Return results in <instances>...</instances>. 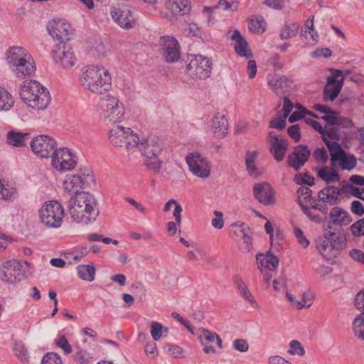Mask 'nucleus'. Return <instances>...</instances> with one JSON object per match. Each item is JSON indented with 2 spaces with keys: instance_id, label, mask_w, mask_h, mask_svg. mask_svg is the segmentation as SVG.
Instances as JSON below:
<instances>
[{
  "instance_id": "f257e3e1",
  "label": "nucleus",
  "mask_w": 364,
  "mask_h": 364,
  "mask_svg": "<svg viewBox=\"0 0 364 364\" xmlns=\"http://www.w3.org/2000/svg\"><path fill=\"white\" fill-rule=\"evenodd\" d=\"M68 208L72 220L81 225L95 222L100 214L97 202L95 197L84 191L77 193L70 198Z\"/></svg>"
},
{
  "instance_id": "f03ea898",
  "label": "nucleus",
  "mask_w": 364,
  "mask_h": 364,
  "mask_svg": "<svg viewBox=\"0 0 364 364\" xmlns=\"http://www.w3.org/2000/svg\"><path fill=\"white\" fill-rule=\"evenodd\" d=\"M79 81L84 90L95 95L103 94L112 86L110 73L102 66L85 67L81 70Z\"/></svg>"
},
{
  "instance_id": "7ed1b4c3",
  "label": "nucleus",
  "mask_w": 364,
  "mask_h": 364,
  "mask_svg": "<svg viewBox=\"0 0 364 364\" xmlns=\"http://www.w3.org/2000/svg\"><path fill=\"white\" fill-rule=\"evenodd\" d=\"M21 100L32 109L41 110L50 104L51 97L48 89L36 80H25L19 92Z\"/></svg>"
},
{
  "instance_id": "20e7f679",
  "label": "nucleus",
  "mask_w": 364,
  "mask_h": 364,
  "mask_svg": "<svg viewBox=\"0 0 364 364\" xmlns=\"http://www.w3.org/2000/svg\"><path fill=\"white\" fill-rule=\"evenodd\" d=\"M97 112L101 119L109 123L122 121L125 112L123 103L117 97L111 95L100 98Z\"/></svg>"
},
{
  "instance_id": "39448f33",
  "label": "nucleus",
  "mask_w": 364,
  "mask_h": 364,
  "mask_svg": "<svg viewBox=\"0 0 364 364\" xmlns=\"http://www.w3.org/2000/svg\"><path fill=\"white\" fill-rule=\"evenodd\" d=\"M316 247L323 257L330 260L336 257L346 245V240L340 234L326 233L316 239Z\"/></svg>"
},
{
  "instance_id": "423d86ee",
  "label": "nucleus",
  "mask_w": 364,
  "mask_h": 364,
  "mask_svg": "<svg viewBox=\"0 0 364 364\" xmlns=\"http://www.w3.org/2000/svg\"><path fill=\"white\" fill-rule=\"evenodd\" d=\"M324 142L330 151L331 165L342 170L350 171L357 166V159L353 154H347L336 141L324 139Z\"/></svg>"
},
{
  "instance_id": "0eeeda50",
  "label": "nucleus",
  "mask_w": 364,
  "mask_h": 364,
  "mask_svg": "<svg viewBox=\"0 0 364 364\" xmlns=\"http://www.w3.org/2000/svg\"><path fill=\"white\" fill-rule=\"evenodd\" d=\"M109 138L114 146L127 150L136 147L139 141V136L130 128L120 125L110 129Z\"/></svg>"
},
{
  "instance_id": "6e6552de",
  "label": "nucleus",
  "mask_w": 364,
  "mask_h": 364,
  "mask_svg": "<svg viewBox=\"0 0 364 364\" xmlns=\"http://www.w3.org/2000/svg\"><path fill=\"white\" fill-rule=\"evenodd\" d=\"M63 217V208L60 203L55 200L46 203L39 211L41 223L49 228L60 227Z\"/></svg>"
},
{
  "instance_id": "1a4fd4ad",
  "label": "nucleus",
  "mask_w": 364,
  "mask_h": 364,
  "mask_svg": "<svg viewBox=\"0 0 364 364\" xmlns=\"http://www.w3.org/2000/svg\"><path fill=\"white\" fill-rule=\"evenodd\" d=\"M187 70L192 77L206 79L210 75L212 62L202 55H193L187 65Z\"/></svg>"
},
{
  "instance_id": "9d476101",
  "label": "nucleus",
  "mask_w": 364,
  "mask_h": 364,
  "mask_svg": "<svg viewBox=\"0 0 364 364\" xmlns=\"http://www.w3.org/2000/svg\"><path fill=\"white\" fill-rule=\"evenodd\" d=\"M22 264L18 259H9L3 263L1 280L8 284L19 282L22 277L27 278L31 275L28 271L21 273Z\"/></svg>"
},
{
  "instance_id": "9b49d317",
  "label": "nucleus",
  "mask_w": 364,
  "mask_h": 364,
  "mask_svg": "<svg viewBox=\"0 0 364 364\" xmlns=\"http://www.w3.org/2000/svg\"><path fill=\"white\" fill-rule=\"evenodd\" d=\"M190 171L196 176L206 178L210 174V165L208 159L198 152L189 154L186 158Z\"/></svg>"
},
{
  "instance_id": "f8f14e48",
  "label": "nucleus",
  "mask_w": 364,
  "mask_h": 364,
  "mask_svg": "<svg viewBox=\"0 0 364 364\" xmlns=\"http://www.w3.org/2000/svg\"><path fill=\"white\" fill-rule=\"evenodd\" d=\"M51 156L52 166L58 171H70L77 164L75 156L68 148L56 149Z\"/></svg>"
},
{
  "instance_id": "ddd939ff",
  "label": "nucleus",
  "mask_w": 364,
  "mask_h": 364,
  "mask_svg": "<svg viewBox=\"0 0 364 364\" xmlns=\"http://www.w3.org/2000/svg\"><path fill=\"white\" fill-rule=\"evenodd\" d=\"M30 146L32 151L41 158L51 156L57 149L55 139L48 135H39L33 138Z\"/></svg>"
},
{
  "instance_id": "4468645a",
  "label": "nucleus",
  "mask_w": 364,
  "mask_h": 364,
  "mask_svg": "<svg viewBox=\"0 0 364 364\" xmlns=\"http://www.w3.org/2000/svg\"><path fill=\"white\" fill-rule=\"evenodd\" d=\"M331 75L327 77V83L323 89V98L325 102H333L339 95L343 85V79L337 80L343 76V72L338 69H331Z\"/></svg>"
},
{
  "instance_id": "2eb2a0df",
  "label": "nucleus",
  "mask_w": 364,
  "mask_h": 364,
  "mask_svg": "<svg viewBox=\"0 0 364 364\" xmlns=\"http://www.w3.org/2000/svg\"><path fill=\"white\" fill-rule=\"evenodd\" d=\"M51 56L55 63L63 68H70L75 63L76 59L72 48L63 43H58L53 48Z\"/></svg>"
},
{
  "instance_id": "dca6fc26",
  "label": "nucleus",
  "mask_w": 364,
  "mask_h": 364,
  "mask_svg": "<svg viewBox=\"0 0 364 364\" xmlns=\"http://www.w3.org/2000/svg\"><path fill=\"white\" fill-rule=\"evenodd\" d=\"M159 44L161 46V54L168 63L177 62L181 56L180 46L177 40L169 36H161Z\"/></svg>"
},
{
  "instance_id": "f3484780",
  "label": "nucleus",
  "mask_w": 364,
  "mask_h": 364,
  "mask_svg": "<svg viewBox=\"0 0 364 364\" xmlns=\"http://www.w3.org/2000/svg\"><path fill=\"white\" fill-rule=\"evenodd\" d=\"M171 316L183 325L188 331L195 335L200 341H222L221 338L215 332L210 331L208 329L199 328L193 329L190 324V322L184 319L178 313L173 312Z\"/></svg>"
},
{
  "instance_id": "a211bd4d",
  "label": "nucleus",
  "mask_w": 364,
  "mask_h": 364,
  "mask_svg": "<svg viewBox=\"0 0 364 364\" xmlns=\"http://www.w3.org/2000/svg\"><path fill=\"white\" fill-rule=\"evenodd\" d=\"M230 235L235 239H242L240 244V250L242 252H248L251 250L252 239L250 236V228L243 223L236 222L232 223L230 229Z\"/></svg>"
},
{
  "instance_id": "6ab92c4d",
  "label": "nucleus",
  "mask_w": 364,
  "mask_h": 364,
  "mask_svg": "<svg viewBox=\"0 0 364 364\" xmlns=\"http://www.w3.org/2000/svg\"><path fill=\"white\" fill-rule=\"evenodd\" d=\"M139 147L141 154L148 159H155L161 151L159 139L156 136H148L139 138Z\"/></svg>"
},
{
  "instance_id": "aec40b11",
  "label": "nucleus",
  "mask_w": 364,
  "mask_h": 364,
  "mask_svg": "<svg viewBox=\"0 0 364 364\" xmlns=\"http://www.w3.org/2000/svg\"><path fill=\"white\" fill-rule=\"evenodd\" d=\"M311 151L307 146L298 145L294 149L293 152L287 156V164L289 167L298 171L308 161Z\"/></svg>"
},
{
  "instance_id": "412c9836",
  "label": "nucleus",
  "mask_w": 364,
  "mask_h": 364,
  "mask_svg": "<svg viewBox=\"0 0 364 364\" xmlns=\"http://www.w3.org/2000/svg\"><path fill=\"white\" fill-rule=\"evenodd\" d=\"M267 82L273 92L279 96L289 92L294 86L290 78L278 74L268 75Z\"/></svg>"
},
{
  "instance_id": "4be33fe9",
  "label": "nucleus",
  "mask_w": 364,
  "mask_h": 364,
  "mask_svg": "<svg viewBox=\"0 0 364 364\" xmlns=\"http://www.w3.org/2000/svg\"><path fill=\"white\" fill-rule=\"evenodd\" d=\"M70 25L65 21H52L47 26L49 35L62 43L64 41L70 40Z\"/></svg>"
},
{
  "instance_id": "5701e85b",
  "label": "nucleus",
  "mask_w": 364,
  "mask_h": 364,
  "mask_svg": "<svg viewBox=\"0 0 364 364\" xmlns=\"http://www.w3.org/2000/svg\"><path fill=\"white\" fill-rule=\"evenodd\" d=\"M269 151L277 161H283L287 146L288 141L284 138H279L274 132L269 133Z\"/></svg>"
},
{
  "instance_id": "b1692460",
  "label": "nucleus",
  "mask_w": 364,
  "mask_h": 364,
  "mask_svg": "<svg viewBox=\"0 0 364 364\" xmlns=\"http://www.w3.org/2000/svg\"><path fill=\"white\" fill-rule=\"evenodd\" d=\"M110 14L114 21L123 28L129 29L136 25V20L129 9L113 7Z\"/></svg>"
},
{
  "instance_id": "393cba45",
  "label": "nucleus",
  "mask_w": 364,
  "mask_h": 364,
  "mask_svg": "<svg viewBox=\"0 0 364 364\" xmlns=\"http://www.w3.org/2000/svg\"><path fill=\"white\" fill-rule=\"evenodd\" d=\"M253 194L258 202L263 205L274 203L273 189L267 183L255 184L253 187Z\"/></svg>"
},
{
  "instance_id": "a878e982",
  "label": "nucleus",
  "mask_w": 364,
  "mask_h": 364,
  "mask_svg": "<svg viewBox=\"0 0 364 364\" xmlns=\"http://www.w3.org/2000/svg\"><path fill=\"white\" fill-rule=\"evenodd\" d=\"M228 121L225 116L221 113H216L211 119V132L215 138L222 139L225 136L228 131Z\"/></svg>"
},
{
  "instance_id": "bb28decb",
  "label": "nucleus",
  "mask_w": 364,
  "mask_h": 364,
  "mask_svg": "<svg viewBox=\"0 0 364 364\" xmlns=\"http://www.w3.org/2000/svg\"><path fill=\"white\" fill-rule=\"evenodd\" d=\"M26 58L30 59L31 55L23 47L15 46L10 48L6 52V60L10 68L25 62Z\"/></svg>"
},
{
  "instance_id": "cd10ccee",
  "label": "nucleus",
  "mask_w": 364,
  "mask_h": 364,
  "mask_svg": "<svg viewBox=\"0 0 364 364\" xmlns=\"http://www.w3.org/2000/svg\"><path fill=\"white\" fill-rule=\"evenodd\" d=\"M165 6L175 16H185L191 12V2L188 0H167Z\"/></svg>"
},
{
  "instance_id": "c85d7f7f",
  "label": "nucleus",
  "mask_w": 364,
  "mask_h": 364,
  "mask_svg": "<svg viewBox=\"0 0 364 364\" xmlns=\"http://www.w3.org/2000/svg\"><path fill=\"white\" fill-rule=\"evenodd\" d=\"M328 217L330 223L333 225H348L352 220L349 213L338 206L333 207L331 210Z\"/></svg>"
},
{
  "instance_id": "c756f323",
  "label": "nucleus",
  "mask_w": 364,
  "mask_h": 364,
  "mask_svg": "<svg viewBox=\"0 0 364 364\" xmlns=\"http://www.w3.org/2000/svg\"><path fill=\"white\" fill-rule=\"evenodd\" d=\"M341 190L333 186H328L318 193V201L327 203L329 205H336Z\"/></svg>"
},
{
  "instance_id": "7c9ffc66",
  "label": "nucleus",
  "mask_w": 364,
  "mask_h": 364,
  "mask_svg": "<svg viewBox=\"0 0 364 364\" xmlns=\"http://www.w3.org/2000/svg\"><path fill=\"white\" fill-rule=\"evenodd\" d=\"M15 75L20 78H23L31 75L35 71V65L32 58H26L25 62L19 63L16 66L11 68Z\"/></svg>"
},
{
  "instance_id": "2f4dec72",
  "label": "nucleus",
  "mask_w": 364,
  "mask_h": 364,
  "mask_svg": "<svg viewBox=\"0 0 364 364\" xmlns=\"http://www.w3.org/2000/svg\"><path fill=\"white\" fill-rule=\"evenodd\" d=\"M258 268L264 267L269 271H274L279 265V259L273 254L268 252L267 255L258 254L256 256Z\"/></svg>"
},
{
  "instance_id": "473e14b6",
  "label": "nucleus",
  "mask_w": 364,
  "mask_h": 364,
  "mask_svg": "<svg viewBox=\"0 0 364 364\" xmlns=\"http://www.w3.org/2000/svg\"><path fill=\"white\" fill-rule=\"evenodd\" d=\"M232 39L235 41V50L237 54L242 57L250 58L252 56V53L247 49V43L245 39L241 36L237 30H235L232 35Z\"/></svg>"
},
{
  "instance_id": "72a5a7b5",
  "label": "nucleus",
  "mask_w": 364,
  "mask_h": 364,
  "mask_svg": "<svg viewBox=\"0 0 364 364\" xmlns=\"http://www.w3.org/2000/svg\"><path fill=\"white\" fill-rule=\"evenodd\" d=\"M84 179L80 175H68L63 181V187L68 192L73 191L75 194L80 193Z\"/></svg>"
},
{
  "instance_id": "f704fd0d",
  "label": "nucleus",
  "mask_w": 364,
  "mask_h": 364,
  "mask_svg": "<svg viewBox=\"0 0 364 364\" xmlns=\"http://www.w3.org/2000/svg\"><path fill=\"white\" fill-rule=\"evenodd\" d=\"M336 168L337 167H333L332 166L331 168L327 166L322 167L317 169V175L326 183L338 181L340 180V176L337 173L336 169Z\"/></svg>"
},
{
  "instance_id": "c9c22d12",
  "label": "nucleus",
  "mask_w": 364,
  "mask_h": 364,
  "mask_svg": "<svg viewBox=\"0 0 364 364\" xmlns=\"http://www.w3.org/2000/svg\"><path fill=\"white\" fill-rule=\"evenodd\" d=\"M29 138V134L10 131L7 134V143L15 147H21L26 145V141Z\"/></svg>"
},
{
  "instance_id": "e433bc0d",
  "label": "nucleus",
  "mask_w": 364,
  "mask_h": 364,
  "mask_svg": "<svg viewBox=\"0 0 364 364\" xmlns=\"http://www.w3.org/2000/svg\"><path fill=\"white\" fill-rule=\"evenodd\" d=\"M150 333L152 339L158 341L161 338H168L169 328L159 322L152 321L150 324Z\"/></svg>"
},
{
  "instance_id": "4c0bfd02",
  "label": "nucleus",
  "mask_w": 364,
  "mask_h": 364,
  "mask_svg": "<svg viewBox=\"0 0 364 364\" xmlns=\"http://www.w3.org/2000/svg\"><path fill=\"white\" fill-rule=\"evenodd\" d=\"M258 156L257 151H247L245 155V165L249 174L252 176L257 177L259 174V171L256 165V159Z\"/></svg>"
},
{
  "instance_id": "58836bf2",
  "label": "nucleus",
  "mask_w": 364,
  "mask_h": 364,
  "mask_svg": "<svg viewBox=\"0 0 364 364\" xmlns=\"http://www.w3.org/2000/svg\"><path fill=\"white\" fill-rule=\"evenodd\" d=\"M298 203L299 206H311L316 200L312 197V191L306 186H301L297 190Z\"/></svg>"
},
{
  "instance_id": "ea45409f",
  "label": "nucleus",
  "mask_w": 364,
  "mask_h": 364,
  "mask_svg": "<svg viewBox=\"0 0 364 364\" xmlns=\"http://www.w3.org/2000/svg\"><path fill=\"white\" fill-rule=\"evenodd\" d=\"M233 282L236 286L237 289L240 291L241 296L247 300L251 304H256V301L252 295L251 292L248 289L247 285L244 282L243 279L238 275H235L233 277Z\"/></svg>"
},
{
  "instance_id": "a19ab883",
  "label": "nucleus",
  "mask_w": 364,
  "mask_h": 364,
  "mask_svg": "<svg viewBox=\"0 0 364 364\" xmlns=\"http://www.w3.org/2000/svg\"><path fill=\"white\" fill-rule=\"evenodd\" d=\"M77 275L85 281L92 282L95 279V268L90 264H80L77 267Z\"/></svg>"
},
{
  "instance_id": "79ce46f5",
  "label": "nucleus",
  "mask_w": 364,
  "mask_h": 364,
  "mask_svg": "<svg viewBox=\"0 0 364 364\" xmlns=\"http://www.w3.org/2000/svg\"><path fill=\"white\" fill-rule=\"evenodd\" d=\"M14 105V100L10 92L0 87V112L9 110Z\"/></svg>"
},
{
  "instance_id": "37998d69",
  "label": "nucleus",
  "mask_w": 364,
  "mask_h": 364,
  "mask_svg": "<svg viewBox=\"0 0 364 364\" xmlns=\"http://www.w3.org/2000/svg\"><path fill=\"white\" fill-rule=\"evenodd\" d=\"M220 8L223 11H235L237 9V2L235 0H220L218 5L211 7H204L203 11L213 13L217 9Z\"/></svg>"
},
{
  "instance_id": "c03bdc74",
  "label": "nucleus",
  "mask_w": 364,
  "mask_h": 364,
  "mask_svg": "<svg viewBox=\"0 0 364 364\" xmlns=\"http://www.w3.org/2000/svg\"><path fill=\"white\" fill-rule=\"evenodd\" d=\"M13 351L21 362L25 363L30 360L28 348L23 343H14Z\"/></svg>"
},
{
  "instance_id": "a18cd8bd",
  "label": "nucleus",
  "mask_w": 364,
  "mask_h": 364,
  "mask_svg": "<svg viewBox=\"0 0 364 364\" xmlns=\"http://www.w3.org/2000/svg\"><path fill=\"white\" fill-rule=\"evenodd\" d=\"M266 22L262 16L249 20L248 26L251 31L255 33H262L266 30Z\"/></svg>"
},
{
  "instance_id": "49530a36",
  "label": "nucleus",
  "mask_w": 364,
  "mask_h": 364,
  "mask_svg": "<svg viewBox=\"0 0 364 364\" xmlns=\"http://www.w3.org/2000/svg\"><path fill=\"white\" fill-rule=\"evenodd\" d=\"M164 352L173 358H181L184 357V350L182 347L173 343H163Z\"/></svg>"
},
{
  "instance_id": "de8ad7c7",
  "label": "nucleus",
  "mask_w": 364,
  "mask_h": 364,
  "mask_svg": "<svg viewBox=\"0 0 364 364\" xmlns=\"http://www.w3.org/2000/svg\"><path fill=\"white\" fill-rule=\"evenodd\" d=\"M299 25L294 23L285 24L280 31L279 37L282 40L294 37L298 31Z\"/></svg>"
},
{
  "instance_id": "09e8293b",
  "label": "nucleus",
  "mask_w": 364,
  "mask_h": 364,
  "mask_svg": "<svg viewBox=\"0 0 364 364\" xmlns=\"http://www.w3.org/2000/svg\"><path fill=\"white\" fill-rule=\"evenodd\" d=\"M355 335L360 339L364 340V314L357 316L353 323Z\"/></svg>"
},
{
  "instance_id": "8fccbe9b",
  "label": "nucleus",
  "mask_w": 364,
  "mask_h": 364,
  "mask_svg": "<svg viewBox=\"0 0 364 364\" xmlns=\"http://www.w3.org/2000/svg\"><path fill=\"white\" fill-rule=\"evenodd\" d=\"M313 18L314 16H312L311 18H309L306 20L305 23V28L306 29H309V31L305 30L304 31L301 29V35L304 36L306 38H308V36H309L311 38H312V43H316L317 42L318 35L316 32L314 33V23H313Z\"/></svg>"
},
{
  "instance_id": "3c124183",
  "label": "nucleus",
  "mask_w": 364,
  "mask_h": 364,
  "mask_svg": "<svg viewBox=\"0 0 364 364\" xmlns=\"http://www.w3.org/2000/svg\"><path fill=\"white\" fill-rule=\"evenodd\" d=\"M314 295L311 291L304 292L302 294L301 299L297 303V309H301L303 308H309L313 303Z\"/></svg>"
},
{
  "instance_id": "603ef678",
  "label": "nucleus",
  "mask_w": 364,
  "mask_h": 364,
  "mask_svg": "<svg viewBox=\"0 0 364 364\" xmlns=\"http://www.w3.org/2000/svg\"><path fill=\"white\" fill-rule=\"evenodd\" d=\"M41 364H62V360L57 353L49 352L43 355Z\"/></svg>"
},
{
  "instance_id": "864d4df0",
  "label": "nucleus",
  "mask_w": 364,
  "mask_h": 364,
  "mask_svg": "<svg viewBox=\"0 0 364 364\" xmlns=\"http://www.w3.org/2000/svg\"><path fill=\"white\" fill-rule=\"evenodd\" d=\"M91 355L86 350L78 348L74 355V360L80 364H87L91 359Z\"/></svg>"
},
{
  "instance_id": "5fc2aeb1",
  "label": "nucleus",
  "mask_w": 364,
  "mask_h": 364,
  "mask_svg": "<svg viewBox=\"0 0 364 364\" xmlns=\"http://www.w3.org/2000/svg\"><path fill=\"white\" fill-rule=\"evenodd\" d=\"M301 210H303L304 213L309 218V220L311 221L321 224L324 218H323L321 215L318 214H315L312 212V208L311 206H301Z\"/></svg>"
},
{
  "instance_id": "6e6d98bb",
  "label": "nucleus",
  "mask_w": 364,
  "mask_h": 364,
  "mask_svg": "<svg viewBox=\"0 0 364 364\" xmlns=\"http://www.w3.org/2000/svg\"><path fill=\"white\" fill-rule=\"evenodd\" d=\"M350 229L353 236L360 237L364 235V218L354 223Z\"/></svg>"
},
{
  "instance_id": "4d7b16f0",
  "label": "nucleus",
  "mask_w": 364,
  "mask_h": 364,
  "mask_svg": "<svg viewBox=\"0 0 364 364\" xmlns=\"http://www.w3.org/2000/svg\"><path fill=\"white\" fill-rule=\"evenodd\" d=\"M286 119L284 116H281L279 114L277 117L269 122V127L271 128L278 129L282 130L286 126Z\"/></svg>"
},
{
  "instance_id": "13d9d810",
  "label": "nucleus",
  "mask_w": 364,
  "mask_h": 364,
  "mask_svg": "<svg viewBox=\"0 0 364 364\" xmlns=\"http://www.w3.org/2000/svg\"><path fill=\"white\" fill-rule=\"evenodd\" d=\"M321 119L326 121L331 125H338L341 123L340 117H338L337 112L333 109L326 115L321 117Z\"/></svg>"
},
{
  "instance_id": "bf43d9fd",
  "label": "nucleus",
  "mask_w": 364,
  "mask_h": 364,
  "mask_svg": "<svg viewBox=\"0 0 364 364\" xmlns=\"http://www.w3.org/2000/svg\"><path fill=\"white\" fill-rule=\"evenodd\" d=\"M316 162L325 164L328 160V155L325 148H317L313 153Z\"/></svg>"
},
{
  "instance_id": "052dcab7",
  "label": "nucleus",
  "mask_w": 364,
  "mask_h": 364,
  "mask_svg": "<svg viewBox=\"0 0 364 364\" xmlns=\"http://www.w3.org/2000/svg\"><path fill=\"white\" fill-rule=\"evenodd\" d=\"M214 215L215 218L212 219L211 224L215 228L220 230L224 226L223 214L220 211L215 210Z\"/></svg>"
},
{
  "instance_id": "680f3d73",
  "label": "nucleus",
  "mask_w": 364,
  "mask_h": 364,
  "mask_svg": "<svg viewBox=\"0 0 364 364\" xmlns=\"http://www.w3.org/2000/svg\"><path fill=\"white\" fill-rule=\"evenodd\" d=\"M290 348L288 350L287 353L290 355H303L305 353V350L303 346H301V343H289Z\"/></svg>"
},
{
  "instance_id": "e2e57ef3",
  "label": "nucleus",
  "mask_w": 364,
  "mask_h": 364,
  "mask_svg": "<svg viewBox=\"0 0 364 364\" xmlns=\"http://www.w3.org/2000/svg\"><path fill=\"white\" fill-rule=\"evenodd\" d=\"M288 134L291 139L296 142H298L301 139L300 128L298 124H294L290 126L287 129Z\"/></svg>"
},
{
  "instance_id": "0e129e2a",
  "label": "nucleus",
  "mask_w": 364,
  "mask_h": 364,
  "mask_svg": "<svg viewBox=\"0 0 364 364\" xmlns=\"http://www.w3.org/2000/svg\"><path fill=\"white\" fill-rule=\"evenodd\" d=\"M146 354L151 358L157 357L159 351L156 343H146L145 346Z\"/></svg>"
},
{
  "instance_id": "69168bd1",
  "label": "nucleus",
  "mask_w": 364,
  "mask_h": 364,
  "mask_svg": "<svg viewBox=\"0 0 364 364\" xmlns=\"http://www.w3.org/2000/svg\"><path fill=\"white\" fill-rule=\"evenodd\" d=\"M355 306L364 314V290L360 291L355 296Z\"/></svg>"
},
{
  "instance_id": "338daca9",
  "label": "nucleus",
  "mask_w": 364,
  "mask_h": 364,
  "mask_svg": "<svg viewBox=\"0 0 364 364\" xmlns=\"http://www.w3.org/2000/svg\"><path fill=\"white\" fill-rule=\"evenodd\" d=\"M327 203H322V202H316V200L314 203L311 205V208L314 210H317L320 213L324 215V220H326L327 214H328V207H327Z\"/></svg>"
},
{
  "instance_id": "774afa93",
  "label": "nucleus",
  "mask_w": 364,
  "mask_h": 364,
  "mask_svg": "<svg viewBox=\"0 0 364 364\" xmlns=\"http://www.w3.org/2000/svg\"><path fill=\"white\" fill-rule=\"evenodd\" d=\"M350 210L353 213L358 216H361L364 214V207L359 200H353L351 203Z\"/></svg>"
}]
</instances>
